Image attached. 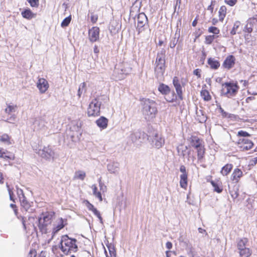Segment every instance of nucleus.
Segmentation results:
<instances>
[{
  "label": "nucleus",
  "mask_w": 257,
  "mask_h": 257,
  "mask_svg": "<svg viewBox=\"0 0 257 257\" xmlns=\"http://www.w3.org/2000/svg\"><path fill=\"white\" fill-rule=\"evenodd\" d=\"M157 112L156 103L155 101L148 98L143 99L142 112L146 120H150L154 118Z\"/></svg>",
  "instance_id": "1"
},
{
  "label": "nucleus",
  "mask_w": 257,
  "mask_h": 257,
  "mask_svg": "<svg viewBox=\"0 0 257 257\" xmlns=\"http://www.w3.org/2000/svg\"><path fill=\"white\" fill-rule=\"evenodd\" d=\"M76 242V239L69 238L67 235H63L60 242V249L66 254L76 252L78 250Z\"/></svg>",
  "instance_id": "2"
},
{
  "label": "nucleus",
  "mask_w": 257,
  "mask_h": 257,
  "mask_svg": "<svg viewBox=\"0 0 257 257\" xmlns=\"http://www.w3.org/2000/svg\"><path fill=\"white\" fill-rule=\"evenodd\" d=\"M108 98L106 95H101L92 99L87 109L89 116H95L100 114V106L103 103H106Z\"/></svg>",
  "instance_id": "3"
},
{
  "label": "nucleus",
  "mask_w": 257,
  "mask_h": 257,
  "mask_svg": "<svg viewBox=\"0 0 257 257\" xmlns=\"http://www.w3.org/2000/svg\"><path fill=\"white\" fill-rule=\"evenodd\" d=\"M82 122L79 120H75L71 122L70 126L66 131V134L68 138H70L72 142H77L80 140L82 134Z\"/></svg>",
  "instance_id": "4"
},
{
  "label": "nucleus",
  "mask_w": 257,
  "mask_h": 257,
  "mask_svg": "<svg viewBox=\"0 0 257 257\" xmlns=\"http://www.w3.org/2000/svg\"><path fill=\"white\" fill-rule=\"evenodd\" d=\"M165 50L163 49L157 54L155 69L157 78L162 77L165 71Z\"/></svg>",
  "instance_id": "5"
},
{
  "label": "nucleus",
  "mask_w": 257,
  "mask_h": 257,
  "mask_svg": "<svg viewBox=\"0 0 257 257\" xmlns=\"http://www.w3.org/2000/svg\"><path fill=\"white\" fill-rule=\"evenodd\" d=\"M191 145L197 150V158L200 161L203 157L205 154V148L203 145V141L196 137L191 138Z\"/></svg>",
  "instance_id": "6"
},
{
  "label": "nucleus",
  "mask_w": 257,
  "mask_h": 257,
  "mask_svg": "<svg viewBox=\"0 0 257 257\" xmlns=\"http://www.w3.org/2000/svg\"><path fill=\"white\" fill-rule=\"evenodd\" d=\"M222 93L227 97L235 96L238 92L239 87L236 84L226 82L222 85Z\"/></svg>",
  "instance_id": "7"
},
{
  "label": "nucleus",
  "mask_w": 257,
  "mask_h": 257,
  "mask_svg": "<svg viewBox=\"0 0 257 257\" xmlns=\"http://www.w3.org/2000/svg\"><path fill=\"white\" fill-rule=\"evenodd\" d=\"M151 144L153 147L157 149L161 148L165 143V140L161 135L156 133L150 139Z\"/></svg>",
  "instance_id": "8"
},
{
  "label": "nucleus",
  "mask_w": 257,
  "mask_h": 257,
  "mask_svg": "<svg viewBox=\"0 0 257 257\" xmlns=\"http://www.w3.org/2000/svg\"><path fill=\"white\" fill-rule=\"evenodd\" d=\"M243 31L248 33L254 32L257 35V17L250 19L248 21Z\"/></svg>",
  "instance_id": "9"
},
{
  "label": "nucleus",
  "mask_w": 257,
  "mask_h": 257,
  "mask_svg": "<svg viewBox=\"0 0 257 257\" xmlns=\"http://www.w3.org/2000/svg\"><path fill=\"white\" fill-rule=\"evenodd\" d=\"M54 213L45 212L43 213L38 218V225H48L51 223Z\"/></svg>",
  "instance_id": "10"
},
{
  "label": "nucleus",
  "mask_w": 257,
  "mask_h": 257,
  "mask_svg": "<svg viewBox=\"0 0 257 257\" xmlns=\"http://www.w3.org/2000/svg\"><path fill=\"white\" fill-rule=\"evenodd\" d=\"M173 84L175 88L176 93L179 98L182 100L183 99L182 96V86L185 85V83L183 81L180 82L179 78L175 76L173 79Z\"/></svg>",
  "instance_id": "11"
},
{
  "label": "nucleus",
  "mask_w": 257,
  "mask_h": 257,
  "mask_svg": "<svg viewBox=\"0 0 257 257\" xmlns=\"http://www.w3.org/2000/svg\"><path fill=\"white\" fill-rule=\"evenodd\" d=\"M38 154L42 158L46 159H50L53 158L54 156V152L52 149L49 147H44L42 150H39Z\"/></svg>",
  "instance_id": "12"
},
{
  "label": "nucleus",
  "mask_w": 257,
  "mask_h": 257,
  "mask_svg": "<svg viewBox=\"0 0 257 257\" xmlns=\"http://www.w3.org/2000/svg\"><path fill=\"white\" fill-rule=\"evenodd\" d=\"M238 146L242 150H250L253 146V143L249 140L240 138L238 141Z\"/></svg>",
  "instance_id": "13"
},
{
  "label": "nucleus",
  "mask_w": 257,
  "mask_h": 257,
  "mask_svg": "<svg viewBox=\"0 0 257 257\" xmlns=\"http://www.w3.org/2000/svg\"><path fill=\"white\" fill-rule=\"evenodd\" d=\"M137 31L138 35L142 38L148 39L151 35V30L149 28V26H142L141 27L137 26Z\"/></svg>",
  "instance_id": "14"
},
{
  "label": "nucleus",
  "mask_w": 257,
  "mask_h": 257,
  "mask_svg": "<svg viewBox=\"0 0 257 257\" xmlns=\"http://www.w3.org/2000/svg\"><path fill=\"white\" fill-rule=\"evenodd\" d=\"M46 122L43 117H38L35 119L33 122V129L34 131H38L45 130Z\"/></svg>",
  "instance_id": "15"
},
{
  "label": "nucleus",
  "mask_w": 257,
  "mask_h": 257,
  "mask_svg": "<svg viewBox=\"0 0 257 257\" xmlns=\"http://www.w3.org/2000/svg\"><path fill=\"white\" fill-rule=\"evenodd\" d=\"M235 58L233 55L228 56L224 60L222 67L227 70H229L233 67L235 64Z\"/></svg>",
  "instance_id": "16"
},
{
  "label": "nucleus",
  "mask_w": 257,
  "mask_h": 257,
  "mask_svg": "<svg viewBox=\"0 0 257 257\" xmlns=\"http://www.w3.org/2000/svg\"><path fill=\"white\" fill-rule=\"evenodd\" d=\"M99 29L97 27H93L89 30V38L91 42L97 41L99 38Z\"/></svg>",
  "instance_id": "17"
},
{
  "label": "nucleus",
  "mask_w": 257,
  "mask_h": 257,
  "mask_svg": "<svg viewBox=\"0 0 257 257\" xmlns=\"http://www.w3.org/2000/svg\"><path fill=\"white\" fill-rule=\"evenodd\" d=\"M37 86L41 93H45L49 88L48 82L44 78L39 79Z\"/></svg>",
  "instance_id": "18"
},
{
  "label": "nucleus",
  "mask_w": 257,
  "mask_h": 257,
  "mask_svg": "<svg viewBox=\"0 0 257 257\" xmlns=\"http://www.w3.org/2000/svg\"><path fill=\"white\" fill-rule=\"evenodd\" d=\"M137 19V26L141 27L142 26H149L147 17L144 13H140L138 15Z\"/></svg>",
  "instance_id": "19"
},
{
  "label": "nucleus",
  "mask_w": 257,
  "mask_h": 257,
  "mask_svg": "<svg viewBox=\"0 0 257 257\" xmlns=\"http://www.w3.org/2000/svg\"><path fill=\"white\" fill-rule=\"evenodd\" d=\"M107 169L110 173H117L119 171V164L117 162H110L107 165Z\"/></svg>",
  "instance_id": "20"
},
{
  "label": "nucleus",
  "mask_w": 257,
  "mask_h": 257,
  "mask_svg": "<svg viewBox=\"0 0 257 257\" xmlns=\"http://www.w3.org/2000/svg\"><path fill=\"white\" fill-rule=\"evenodd\" d=\"M118 67H115V70L114 71V73H118L120 75V76H118L119 79H122L123 78V75H126L128 74L131 71V69L130 68H128L127 69H123L122 65H119L117 66Z\"/></svg>",
  "instance_id": "21"
},
{
  "label": "nucleus",
  "mask_w": 257,
  "mask_h": 257,
  "mask_svg": "<svg viewBox=\"0 0 257 257\" xmlns=\"http://www.w3.org/2000/svg\"><path fill=\"white\" fill-rule=\"evenodd\" d=\"M242 176V171L238 168H236L233 170V172L231 176V180L232 181H234V183H237Z\"/></svg>",
  "instance_id": "22"
},
{
  "label": "nucleus",
  "mask_w": 257,
  "mask_h": 257,
  "mask_svg": "<svg viewBox=\"0 0 257 257\" xmlns=\"http://www.w3.org/2000/svg\"><path fill=\"white\" fill-rule=\"evenodd\" d=\"M96 123L98 127L103 130L107 126L108 119L104 116H101L96 121Z\"/></svg>",
  "instance_id": "23"
},
{
  "label": "nucleus",
  "mask_w": 257,
  "mask_h": 257,
  "mask_svg": "<svg viewBox=\"0 0 257 257\" xmlns=\"http://www.w3.org/2000/svg\"><path fill=\"white\" fill-rule=\"evenodd\" d=\"M210 68L213 69H217L220 66V63L214 58H209L207 61Z\"/></svg>",
  "instance_id": "24"
},
{
  "label": "nucleus",
  "mask_w": 257,
  "mask_h": 257,
  "mask_svg": "<svg viewBox=\"0 0 257 257\" xmlns=\"http://www.w3.org/2000/svg\"><path fill=\"white\" fill-rule=\"evenodd\" d=\"M158 90L162 94L164 95H167L170 92V87L163 83L159 85Z\"/></svg>",
  "instance_id": "25"
},
{
  "label": "nucleus",
  "mask_w": 257,
  "mask_h": 257,
  "mask_svg": "<svg viewBox=\"0 0 257 257\" xmlns=\"http://www.w3.org/2000/svg\"><path fill=\"white\" fill-rule=\"evenodd\" d=\"M233 165L231 164H227L222 168L221 174L223 176L227 175L232 170Z\"/></svg>",
  "instance_id": "26"
},
{
  "label": "nucleus",
  "mask_w": 257,
  "mask_h": 257,
  "mask_svg": "<svg viewBox=\"0 0 257 257\" xmlns=\"http://www.w3.org/2000/svg\"><path fill=\"white\" fill-rule=\"evenodd\" d=\"M22 15L24 18L29 20L32 19L36 16V15L33 13L30 9H26L24 11L22 12Z\"/></svg>",
  "instance_id": "27"
},
{
  "label": "nucleus",
  "mask_w": 257,
  "mask_h": 257,
  "mask_svg": "<svg viewBox=\"0 0 257 257\" xmlns=\"http://www.w3.org/2000/svg\"><path fill=\"white\" fill-rule=\"evenodd\" d=\"M188 150V147L183 146V145H181L177 147L178 154L179 155L182 156L184 158H185Z\"/></svg>",
  "instance_id": "28"
},
{
  "label": "nucleus",
  "mask_w": 257,
  "mask_h": 257,
  "mask_svg": "<svg viewBox=\"0 0 257 257\" xmlns=\"http://www.w3.org/2000/svg\"><path fill=\"white\" fill-rule=\"evenodd\" d=\"M180 186L183 188H186L187 186V174H182L180 175Z\"/></svg>",
  "instance_id": "29"
},
{
  "label": "nucleus",
  "mask_w": 257,
  "mask_h": 257,
  "mask_svg": "<svg viewBox=\"0 0 257 257\" xmlns=\"http://www.w3.org/2000/svg\"><path fill=\"white\" fill-rule=\"evenodd\" d=\"M107 247L108 248V249L109 250V257H115L116 256V252L115 250V248L114 246L111 244H109L107 245ZM105 253L106 254V257H109L107 253L106 250L105 249Z\"/></svg>",
  "instance_id": "30"
},
{
  "label": "nucleus",
  "mask_w": 257,
  "mask_h": 257,
  "mask_svg": "<svg viewBox=\"0 0 257 257\" xmlns=\"http://www.w3.org/2000/svg\"><path fill=\"white\" fill-rule=\"evenodd\" d=\"M247 242H248V240L246 238H243L242 239H240L237 242L238 249L239 250L242 249L247 248L246 247V244Z\"/></svg>",
  "instance_id": "31"
},
{
  "label": "nucleus",
  "mask_w": 257,
  "mask_h": 257,
  "mask_svg": "<svg viewBox=\"0 0 257 257\" xmlns=\"http://www.w3.org/2000/svg\"><path fill=\"white\" fill-rule=\"evenodd\" d=\"M219 17L220 21H223L226 15V8L224 6H221L219 10Z\"/></svg>",
  "instance_id": "32"
},
{
  "label": "nucleus",
  "mask_w": 257,
  "mask_h": 257,
  "mask_svg": "<svg viewBox=\"0 0 257 257\" xmlns=\"http://www.w3.org/2000/svg\"><path fill=\"white\" fill-rule=\"evenodd\" d=\"M239 251L240 257H249L251 254V251L248 247L242 249Z\"/></svg>",
  "instance_id": "33"
},
{
  "label": "nucleus",
  "mask_w": 257,
  "mask_h": 257,
  "mask_svg": "<svg viewBox=\"0 0 257 257\" xmlns=\"http://www.w3.org/2000/svg\"><path fill=\"white\" fill-rule=\"evenodd\" d=\"M22 206L24 208L26 211H28L30 209V204L26 200L25 197L23 198L20 199Z\"/></svg>",
  "instance_id": "34"
},
{
  "label": "nucleus",
  "mask_w": 257,
  "mask_h": 257,
  "mask_svg": "<svg viewBox=\"0 0 257 257\" xmlns=\"http://www.w3.org/2000/svg\"><path fill=\"white\" fill-rule=\"evenodd\" d=\"M89 209H91L96 217L99 219L100 223L103 224L102 218L101 216L100 212L95 208L92 204H90Z\"/></svg>",
  "instance_id": "35"
},
{
  "label": "nucleus",
  "mask_w": 257,
  "mask_h": 257,
  "mask_svg": "<svg viewBox=\"0 0 257 257\" xmlns=\"http://www.w3.org/2000/svg\"><path fill=\"white\" fill-rule=\"evenodd\" d=\"M0 142L7 145L11 144L10 138L7 134H4L1 137Z\"/></svg>",
  "instance_id": "36"
},
{
  "label": "nucleus",
  "mask_w": 257,
  "mask_h": 257,
  "mask_svg": "<svg viewBox=\"0 0 257 257\" xmlns=\"http://www.w3.org/2000/svg\"><path fill=\"white\" fill-rule=\"evenodd\" d=\"M141 133L139 132H135L132 134L130 138L132 142L134 143H137V141L141 138Z\"/></svg>",
  "instance_id": "37"
},
{
  "label": "nucleus",
  "mask_w": 257,
  "mask_h": 257,
  "mask_svg": "<svg viewBox=\"0 0 257 257\" xmlns=\"http://www.w3.org/2000/svg\"><path fill=\"white\" fill-rule=\"evenodd\" d=\"M86 176L85 173L82 171H76L75 173L74 178L83 180Z\"/></svg>",
  "instance_id": "38"
},
{
  "label": "nucleus",
  "mask_w": 257,
  "mask_h": 257,
  "mask_svg": "<svg viewBox=\"0 0 257 257\" xmlns=\"http://www.w3.org/2000/svg\"><path fill=\"white\" fill-rule=\"evenodd\" d=\"M201 95L204 100L208 101L211 99V96L209 93L206 90H202L201 91Z\"/></svg>",
  "instance_id": "39"
},
{
  "label": "nucleus",
  "mask_w": 257,
  "mask_h": 257,
  "mask_svg": "<svg viewBox=\"0 0 257 257\" xmlns=\"http://www.w3.org/2000/svg\"><path fill=\"white\" fill-rule=\"evenodd\" d=\"M218 36H216L215 35H209L205 37V43L206 44L210 45L211 44L213 40L217 38Z\"/></svg>",
  "instance_id": "40"
},
{
  "label": "nucleus",
  "mask_w": 257,
  "mask_h": 257,
  "mask_svg": "<svg viewBox=\"0 0 257 257\" xmlns=\"http://www.w3.org/2000/svg\"><path fill=\"white\" fill-rule=\"evenodd\" d=\"M92 189H93V194L96 197H97L99 200L100 201H101L102 200V196H101V194L100 193V192H97V187L96 186V185H92Z\"/></svg>",
  "instance_id": "41"
},
{
  "label": "nucleus",
  "mask_w": 257,
  "mask_h": 257,
  "mask_svg": "<svg viewBox=\"0 0 257 257\" xmlns=\"http://www.w3.org/2000/svg\"><path fill=\"white\" fill-rule=\"evenodd\" d=\"M17 108L16 105H11L9 104L5 109V111L6 113L10 114L11 112H15Z\"/></svg>",
  "instance_id": "42"
},
{
  "label": "nucleus",
  "mask_w": 257,
  "mask_h": 257,
  "mask_svg": "<svg viewBox=\"0 0 257 257\" xmlns=\"http://www.w3.org/2000/svg\"><path fill=\"white\" fill-rule=\"evenodd\" d=\"M86 83L85 82H83L81 83L79 86V88L78 90L77 95L80 97L82 94L84 90H85Z\"/></svg>",
  "instance_id": "43"
},
{
  "label": "nucleus",
  "mask_w": 257,
  "mask_h": 257,
  "mask_svg": "<svg viewBox=\"0 0 257 257\" xmlns=\"http://www.w3.org/2000/svg\"><path fill=\"white\" fill-rule=\"evenodd\" d=\"M240 25V23L238 21H236L234 23L233 27L230 32V34L232 35H234L236 34V31H237V29L239 28Z\"/></svg>",
  "instance_id": "44"
},
{
  "label": "nucleus",
  "mask_w": 257,
  "mask_h": 257,
  "mask_svg": "<svg viewBox=\"0 0 257 257\" xmlns=\"http://www.w3.org/2000/svg\"><path fill=\"white\" fill-rule=\"evenodd\" d=\"M71 20V16H70L65 18L63 20V21H62V22L61 23V27H65L68 26V25L70 23Z\"/></svg>",
  "instance_id": "45"
},
{
  "label": "nucleus",
  "mask_w": 257,
  "mask_h": 257,
  "mask_svg": "<svg viewBox=\"0 0 257 257\" xmlns=\"http://www.w3.org/2000/svg\"><path fill=\"white\" fill-rule=\"evenodd\" d=\"M220 111L223 117H227V118H233L234 117V115L230 113H228V112L225 111L221 107L220 108Z\"/></svg>",
  "instance_id": "46"
},
{
  "label": "nucleus",
  "mask_w": 257,
  "mask_h": 257,
  "mask_svg": "<svg viewBox=\"0 0 257 257\" xmlns=\"http://www.w3.org/2000/svg\"><path fill=\"white\" fill-rule=\"evenodd\" d=\"M166 100L168 102H173L177 99V95L174 91L171 93V96H167L165 98Z\"/></svg>",
  "instance_id": "47"
},
{
  "label": "nucleus",
  "mask_w": 257,
  "mask_h": 257,
  "mask_svg": "<svg viewBox=\"0 0 257 257\" xmlns=\"http://www.w3.org/2000/svg\"><path fill=\"white\" fill-rule=\"evenodd\" d=\"M208 31L209 33H213L214 35L218 34L220 33V30L215 27H210L208 28Z\"/></svg>",
  "instance_id": "48"
},
{
  "label": "nucleus",
  "mask_w": 257,
  "mask_h": 257,
  "mask_svg": "<svg viewBox=\"0 0 257 257\" xmlns=\"http://www.w3.org/2000/svg\"><path fill=\"white\" fill-rule=\"evenodd\" d=\"M36 220V222L38 221V218H36V216L35 215H32L31 216H28V223L29 224H34L35 222V220Z\"/></svg>",
  "instance_id": "49"
},
{
  "label": "nucleus",
  "mask_w": 257,
  "mask_h": 257,
  "mask_svg": "<svg viewBox=\"0 0 257 257\" xmlns=\"http://www.w3.org/2000/svg\"><path fill=\"white\" fill-rule=\"evenodd\" d=\"M211 184L212 185L213 188H214V190L217 192V193H221L222 191V189L220 188L218 185L216 183H215L213 181H212L211 182Z\"/></svg>",
  "instance_id": "50"
},
{
  "label": "nucleus",
  "mask_w": 257,
  "mask_h": 257,
  "mask_svg": "<svg viewBox=\"0 0 257 257\" xmlns=\"http://www.w3.org/2000/svg\"><path fill=\"white\" fill-rule=\"evenodd\" d=\"M32 7L37 8L39 6V0H27Z\"/></svg>",
  "instance_id": "51"
},
{
  "label": "nucleus",
  "mask_w": 257,
  "mask_h": 257,
  "mask_svg": "<svg viewBox=\"0 0 257 257\" xmlns=\"http://www.w3.org/2000/svg\"><path fill=\"white\" fill-rule=\"evenodd\" d=\"M199 112H200V113L202 114V116L200 117V118H198V120L199 121V122H205L206 121V119H207V117L203 113L202 110H200L199 111H197V116H199Z\"/></svg>",
  "instance_id": "52"
},
{
  "label": "nucleus",
  "mask_w": 257,
  "mask_h": 257,
  "mask_svg": "<svg viewBox=\"0 0 257 257\" xmlns=\"http://www.w3.org/2000/svg\"><path fill=\"white\" fill-rule=\"evenodd\" d=\"M237 136L239 137H246L250 136V135L246 132L240 131L238 132Z\"/></svg>",
  "instance_id": "53"
},
{
  "label": "nucleus",
  "mask_w": 257,
  "mask_h": 257,
  "mask_svg": "<svg viewBox=\"0 0 257 257\" xmlns=\"http://www.w3.org/2000/svg\"><path fill=\"white\" fill-rule=\"evenodd\" d=\"M224 2L230 6H233L236 4L237 0H224Z\"/></svg>",
  "instance_id": "54"
},
{
  "label": "nucleus",
  "mask_w": 257,
  "mask_h": 257,
  "mask_svg": "<svg viewBox=\"0 0 257 257\" xmlns=\"http://www.w3.org/2000/svg\"><path fill=\"white\" fill-rule=\"evenodd\" d=\"M177 42H178V40H176V39L175 38H173L172 40H171V41L170 42V47L171 48H174L176 46Z\"/></svg>",
  "instance_id": "55"
},
{
  "label": "nucleus",
  "mask_w": 257,
  "mask_h": 257,
  "mask_svg": "<svg viewBox=\"0 0 257 257\" xmlns=\"http://www.w3.org/2000/svg\"><path fill=\"white\" fill-rule=\"evenodd\" d=\"M249 34L250 33H248L247 34H245L244 35V38H245V39L246 43L251 45V43L250 42V41L249 40V39H250V37H251V35Z\"/></svg>",
  "instance_id": "56"
},
{
  "label": "nucleus",
  "mask_w": 257,
  "mask_h": 257,
  "mask_svg": "<svg viewBox=\"0 0 257 257\" xmlns=\"http://www.w3.org/2000/svg\"><path fill=\"white\" fill-rule=\"evenodd\" d=\"M98 19V16L96 15L92 14L91 16V21L93 23H95Z\"/></svg>",
  "instance_id": "57"
},
{
  "label": "nucleus",
  "mask_w": 257,
  "mask_h": 257,
  "mask_svg": "<svg viewBox=\"0 0 257 257\" xmlns=\"http://www.w3.org/2000/svg\"><path fill=\"white\" fill-rule=\"evenodd\" d=\"M18 195L19 196V199L23 198L25 197L23 193V191L22 189L18 190Z\"/></svg>",
  "instance_id": "58"
},
{
  "label": "nucleus",
  "mask_w": 257,
  "mask_h": 257,
  "mask_svg": "<svg viewBox=\"0 0 257 257\" xmlns=\"http://www.w3.org/2000/svg\"><path fill=\"white\" fill-rule=\"evenodd\" d=\"M201 70L199 69H196L194 70L193 74L195 75H196L198 78L201 77V74H200Z\"/></svg>",
  "instance_id": "59"
},
{
  "label": "nucleus",
  "mask_w": 257,
  "mask_h": 257,
  "mask_svg": "<svg viewBox=\"0 0 257 257\" xmlns=\"http://www.w3.org/2000/svg\"><path fill=\"white\" fill-rule=\"evenodd\" d=\"M5 154V153L2 152V150L0 148V158H4L5 159H6L7 158H10V157L6 156V155H4Z\"/></svg>",
  "instance_id": "60"
},
{
  "label": "nucleus",
  "mask_w": 257,
  "mask_h": 257,
  "mask_svg": "<svg viewBox=\"0 0 257 257\" xmlns=\"http://www.w3.org/2000/svg\"><path fill=\"white\" fill-rule=\"evenodd\" d=\"M257 164V157L253 158L250 161V164L252 166L255 165Z\"/></svg>",
  "instance_id": "61"
},
{
  "label": "nucleus",
  "mask_w": 257,
  "mask_h": 257,
  "mask_svg": "<svg viewBox=\"0 0 257 257\" xmlns=\"http://www.w3.org/2000/svg\"><path fill=\"white\" fill-rule=\"evenodd\" d=\"M180 171L182 174H187L186 167L184 165H181L180 166Z\"/></svg>",
  "instance_id": "62"
},
{
  "label": "nucleus",
  "mask_w": 257,
  "mask_h": 257,
  "mask_svg": "<svg viewBox=\"0 0 257 257\" xmlns=\"http://www.w3.org/2000/svg\"><path fill=\"white\" fill-rule=\"evenodd\" d=\"M47 226H43V225H42V226H38V227H39V229L42 231V232H44V233H46L47 232H46V227Z\"/></svg>",
  "instance_id": "63"
},
{
  "label": "nucleus",
  "mask_w": 257,
  "mask_h": 257,
  "mask_svg": "<svg viewBox=\"0 0 257 257\" xmlns=\"http://www.w3.org/2000/svg\"><path fill=\"white\" fill-rule=\"evenodd\" d=\"M166 246L168 249H170L172 247V243L170 241H168L166 244Z\"/></svg>",
  "instance_id": "64"
}]
</instances>
